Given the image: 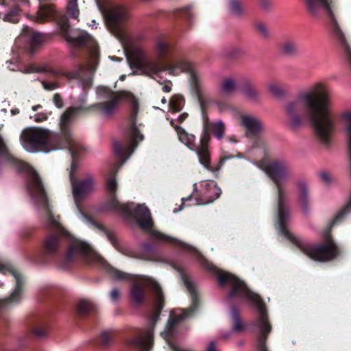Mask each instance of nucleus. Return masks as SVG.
<instances>
[{"mask_svg": "<svg viewBox=\"0 0 351 351\" xmlns=\"http://www.w3.org/2000/svg\"><path fill=\"white\" fill-rule=\"evenodd\" d=\"M96 93L99 99L107 101L95 104L86 108V93L81 95L77 106L68 108L61 116L60 134L41 127H30L24 129L20 135V143L23 148L29 153L45 152L68 148L77 147L79 142L73 135L69 123L77 112L82 109L95 110L104 118L110 117L117 110L122 101H128L131 104L130 119L132 124L128 132L129 141L125 144L116 141L114 143V152L120 159L110 173L106 182V189L109 195V208L122 213L125 216L133 215L140 228L145 231H149L152 239L156 241L167 242L173 244V237L152 230L154 221L148 208L145 205H136L133 202L121 204L115 196L117 182L115 173L120 167L130 158L135 151L139 142L144 139L136 122L138 111V102L132 94L126 91H112L104 86L97 88Z\"/></svg>", "mask_w": 351, "mask_h": 351, "instance_id": "1", "label": "nucleus"}, {"mask_svg": "<svg viewBox=\"0 0 351 351\" xmlns=\"http://www.w3.org/2000/svg\"><path fill=\"white\" fill-rule=\"evenodd\" d=\"M130 66L136 69V73L148 76L162 84L160 74L167 71L169 75H178L181 73H188L193 92L196 95L199 104L204 105L205 91L202 87V80L194 69L193 64L185 58L176 53L166 62L158 60L147 59L145 50L141 47H135L131 51V57L128 59Z\"/></svg>", "mask_w": 351, "mask_h": 351, "instance_id": "2", "label": "nucleus"}, {"mask_svg": "<svg viewBox=\"0 0 351 351\" xmlns=\"http://www.w3.org/2000/svg\"><path fill=\"white\" fill-rule=\"evenodd\" d=\"M325 101L324 97L319 104L314 99L313 95L308 93H301L295 98L287 101L284 105V112L289 129L297 131L302 126L304 121L302 106H304L317 138L322 145L328 146L333 132L330 128H326L324 119H322L328 111Z\"/></svg>", "mask_w": 351, "mask_h": 351, "instance_id": "3", "label": "nucleus"}, {"mask_svg": "<svg viewBox=\"0 0 351 351\" xmlns=\"http://www.w3.org/2000/svg\"><path fill=\"white\" fill-rule=\"evenodd\" d=\"M0 158L10 162L19 172L25 173V185L32 204L43 215L49 226L54 228L60 234L67 235L69 234L67 231L52 214L40 177L29 164L19 160L10 154L1 135Z\"/></svg>", "mask_w": 351, "mask_h": 351, "instance_id": "4", "label": "nucleus"}, {"mask_svg": "<svg viewBox=\"0 0 351 351\" xmlns=\"http://www.w3.org/2000/svg\"><path fill=\"white\" fill-rule=\"evenodd\" d=\"M98 265L103 267L112 279L115 280H128L132 282L130 297L132 302L135 304H141L145 301L147 287L149 286L152 289L155 296V310L149 317V326L145 329H143L140 335H143L151 328L152 329V335H154V325L159 319L160 311L163 307V295L158 283L149 276L131 275L117 270L110 265L103 257L99 258Z\"/></svg>", "mask_w": 351, "mask_h": 351, "instance_id": "5", "label": "nucleus"}, {"mask_svg": "<svg viewBox=\"0 0 351 351\" xmlns=\"http://www.w3.org/2000/svg\"><path fill=\"white\" fill-rule=\"evenodd\" d=\"M43 256L47 262L57 266L61 269H67L71 264L77 258L99 264V258L101 256L86 241L79 239H73L68 247L67 252L63 254L58 234L48 236L43 245Z\"/></svg>", "mask_w": 351, "mask_h": 351, "instance_id": "6", "label": "nucleus"}, {"mask_svg": "<svg viewBox=\"0 0 351 351\" xmlns=\"http://www.w3.org/2000/svg\"><path fill=\"white\" fill-rule=\"evenodd\" d=\"M84 152L83 146L79 143V146L75 148H71V156L72 158L71 169L69 172V178L71 180L73 195L75 204L77 206V211L76 213L77 218L83 223L95 227L111 243V244L117 249H118L117 241L113 232L109 231L103 224L94 221L90 217L87 216L82 212L80 208L81 200L94 189V180L93 176L88 175L87 177L82 180L76 181L75 179V171L78 167L77 159Z\"/></svg>", "mask_w": 351, "mask_h": 351, "instance_id": "7", "label": "nucleus"}, {"mask_svg": "<svg viewBox=\"0 0 351 351\" xmlns=\"http://www.w3.org/2000/svg\"><path fill=\"white\" fill-rule=\"evenodd\" d=\"M104 13L108 29L121 43L123 47V53L126 56L128 64L130 65L128 59L131 57V51L135 47H143L146 51L147 59L149 60L150 58H148L147 51L143 46L136 45L130 49L128 48L130 38L123 27V23L128 19L127 10L125 8L113 7L107 12H106ZM154 49L158 58L153 59L160 60V62H162V60L167 58L169 60L176 53V52L172 50L169 43L161 38L156 40Z\"/></svg>", "mask_w": 351, "mask_h": 351, "instance_id": "8", "label": "nucleus"}, {"mask_svg": "<svg viewBox=\"0 0 351 351\" xmlns=\"http://www.w3.org/2000/svg\"><path fill=\"white\" fill-rule=\"evenodd\" d=\"M65 40L74 47L90 46L86 66L78 64L72 71L65 72L63 75L69 79H75L80 82L82 86H90L93 73L98 65L99 52L93 38L86 32L81 29L64 30Z\"/></svg>", "mask_w": 351, "mask_h": 351, "instance_id": "9", "label": "nucleus"}, {"mask_svg": "<svg viewBox=\"0 0 351 351\" xmlns=\"http://www.w3.org/2000/svg\"><path fill=\"white\" fill-rule=\"evenodd\" d=\"M308 12L313 16L325 14L329 19L332 32L338 42L344 58L351 66V48L340 28L332 10V0H304ZM342 121H351V111L342 114Z\"/></svg>", "mask_w": 351, "mask_h": 351, "instance_id": "10", "label": "nucleus"}, {"mask_svg": "<svg viewBox=\"0 0 351 351\" xmlns=\"http://www.w3.org/2000/svg\"><path fill=\"white\" fill-rule=\"evenodd\" d=\"M180 274L185 286L191 295L192 304L189 309L184 310L180 314L169 318L164 331L161 332V336L169 345L172 351H191L171 341V339L176 337V327L178 323L192 317L197 311L199 305V300L195 285L189 278L183 275L182 272L180 271Z\"/></svg>", "mask_w": 351, "mask_h": 351, "instance_id": "11", "label": "nucleus"}, {"mask_svg": "<svg viewBox=\"0 0 351 351\" xmlns=\"http://www.w3.org/2000/svg\"><path fill=\"white\" fill-rule=\"evenodd\" d=\"M175 120L171 119V125L175 128L179 141L189 149L195 152L199 163L208 171H214L210 166V151L208 144L210 140V134L202 132L200 136V142L197 146L195 145V136L187 133L183 128L174 123Z\"/></svg>", "mask_w": 351, "mask_h": 351, "instance_id": "12", "label": "nucleus"}, {"mask_svg": "<svg viewBox=\"0 0 351 351\" xmlns=\"http://www.w3.org/2000/svg\"><path fill=\"white\" fill-rule=\"evenodd\" d=\"M257 311V317L254 322V326L257 329L258 337L256 347L258 351H269L266 346V340L271 330V325L269 322L267 308L263 301H246Z\"/></svg>", "mask_w": 351, "mask_h": 351, "instance_id": "13", "label": "nucleus"}, {"mask_svg": "<svg viewBox=\"0 0 351 351\" xmlns=\"http://www.w3.org/2000/svg\"><path fill=\"white\" fill-rule=\"evenodd\" d=\"M0 273L11 274L15 282V287L12 293L4 300H0V308H8L19 304L22 298L23 276L11 264L1 261H0Z\"/></svg>", "mask_w": 351, "mask_h": 351, "instance_id": "14", "label": "nucleus"}, {"mask_svg": "<svg viewBox=\"0 0 351 351\" xmlns=\"http://www.w3.org/2000/svg\"><path fill=\"white\" fill-rule=\"evenodd\" d=\"M202 186L205 188L204 192V195L208 197L206 201H202L198 198H193V194L191 193L186 197L182 198V205L178 208L173 209V213H178L182 210L183 206H195L202 205L213 202L215 199L219 197L221 194V189L217 186V183L214 180H205L202 182Z\"/></svg>", "mask_w": 351, "mask_h": 351, "instance_id": "15", "label": "nucleus"}, {"mask_svg": "<svg viewBox=\"0 0 351 351\" xmlns=\"http://www.w3.org/2000/svg\"><path fill=\"white\" fill-rule=\"evenodd\" d=\"M329 86L328 85L324 82H317L315 84H314L311 88V92L309 93H311L313 95L314 99L319 104H320L322 101V99L323 97H326V104L327 106V113L326 115L323 116L322 119H324L325 124L326 125L327 128H330L332 132H334L335 129V124H334V119L333 117L331 112L330 109V104L329 101V96L327 94V91L328 90Z\"/></svg>", "mask_w": 351, "mask_h": 351, "instance_id": "16", "label": "nucleus"}, {"mask_svg": "<svg viewBox=\"0 0 351 351\" xmlns=\"http://www.w3.org/2000/svg\"><path fill=\"white\" fill-rule=\"evenodd\" d=\"M204 105L202 107L200 104L202 110V115L203 119L204 129L202 132H207L210 134L209 130H210L214 136L219 141L221 140L225 136L226 125L221 119H218L214 121H210L207 114L205 112V107L208 104L206 99V94L204 95Z\"/></svg>", "mask_w": 351, "mask_h": 351, "instance_id": "17", "label": "nucleus"}, {"mask_svg": "<svg viewBox=\"0 0 351 351\" xmlns=\"http://www.w3.org/2000/svg\"><path fill=\"white\" fill-rule=\"evenodd\" d=\"M297 198L304 215H308L311 211V191L308 182L305 179L299 180L296 182Z\"/></svg>", "mask_w": 351, "mask_h": 351, "instance_id": "18", "label": "nucleus"}, {"mask_svg": "<svg viewBox=\"0 0 351 351\" xmlns=\"http://www.w3.org/2000/svg\"><path fill=\"white\" fill-rule=\"evenodd\" d=\"M95 1H96L98 9L99 10V11L101 12V13L102 14V15L104 16V17L105 19V21H106V16L104 14L105 13H104V12H107L108 10H110L113 7L123 8V6H121V5H112V4H111V3H110L109 1H108L106 0H95ZM66 14L67 16L69 17L70 19H78L79 14H80V10L78 9L77 0H69L68 1L67 4L66 5ZM106 25H108L107 22H106ZM107 27L108 28V26H107Z\"/></svg>", "mask_w": 351, "mask_h": 351, "instance_id": "19", "label": "nucleus"}, {"mask_svg": "<svg viewBox=\"0 0 351 351\" xmlns=\"http://www.w3.org/2000/svg\"><path fill=\"white\" fill-rule=\"evenodd\" d=\"M241 125L251 134L256 135L263 129L261 120L255 116L248 114H240Z\"/></svg>", "mask_w": 351, "mask_h": 351, "instance_id": "20", "label": "nucleus"}, {"mask_svg": "<svg viewBox=\"0 0 351 351\" xmlns=\"http://www.w3.org/2000/svg\"><path fill=\"white\" fill-rule=\"evenodd\" d=\"M6 63L9 64L8 68L10 71H20L25 74L39 73L42 71H47L56 73L54 71L51 69H47L45 67L40 68L31 64H25L21 60H16L15 62H13L12 61H7Z\"/></svg>", "mask_w": 351, "mask_h": 351, "instance_id": "21", "label": "nucleus"}, {"mask_svg": "<svg viewBox=\"0 0 351 351\" xmlns=\"http://www.w3.org/2000/svg\"><path fill=\"white\" fill-rule=\"evenodd\" d=\"M152 329H149L138 337L131 339L128 343L136 347L140 351H150L153 345Z\"/></svg>", "mask_w": 351, "mask_h": 351, "instance_id": "22", "label": "nucleus"}, {"mask_svg": "<svg viewBox=\"0 0 351 351\" xmlns=\"http://www.w3.org/2000/svg\"><path fill=\"white\" fill-rule=\"evenodd\" d=\"M242 95L248 101L254 103L260 101L259 92L254 88L252 82L248 80H244L239 86Z\"/></svg>", "mask_w": 351, "mask_h": 351, "instance_id": "23", "label": "nucleus"}, {"mask_svg": "<svg viewBox=\"0 0 351 351\" xmlns=\"http://www.w3.org/2000/svg\"><path fill=\"white\" fill-rule=\"evenodd\" d=\"M141 252L139 254L130 255L132 257L146 260V261H158L160 263H168L167 259L165 258H154L149 254V253H153L154 252V247L152 244L149 243H143L141 245Z\"/></svg>", "mask_w": 351, "mask_h": 351, "instance_id": "24", "label": "nucleus"}, {"mask_svg": "<svg viewBox=\"0 0 351 351\" xmlns=\"http://www.w3.org/2000/svg\"><path fill=\"white\" fill-rule=\"evenodd\" d=\"M55 16L58 17V14L57 13L56 8L53 5L47 4L40 5L37 16L38 21L40 22H43L45 20Z\"/></svg>", "mask_w": 351, "mask_h": 351, "instance_id": "25", "label": "nucleus"}, {"mask_svg": "<svg viewBox=\"0 0 351 351\" xmlns=\"http://www.w3.org/2000/svg\"><path fill=\"white\" fill-rule=\"evenodd\" d=\"M239 88L237 86L236 80L232 77H224L220 84V90L223 93L225 94H231L237 88Z\"/></svg>", "mask_w": 351, "mask_h": 351, "instance_id": "26", "label": "nucleus"}, {"mask_svg": "<svg viewBox=\"0 0 351 351\" xmlns=\"http://www.w3.org/2000/svg\"><path fill=\"white\" fill-rule=\"evenodd\" d=\"M280 52L288 56H293L297 54V46L295 43L291 40H285L280 47Z\"/></svg>", "mask_w": 351, "mask_h": 351, "instance_id": "27", "label": "nucleus"}, {"mask_svg": "<svg viewBox=\"0 0 351 351\" xmlns=\"http://www.w3.org/2000/svg\"><path fill=\"white\" fill-rule=\"evenodd\" d=\"M184 106V99L182 95H173L169 101V110L173 113L179 112Z\"/></svg>", "mask_w": 351, "mask_h": 351, "instance_id": "28", "label": "nucleus"}, {"mask_svg": "<svg viewBox=\"0 0 351 351\" xmlns=\"http://www.w3.org/2000/svg\"><path fill=\"white\" fill-rule=\"evenodd\" d=\"M230 315L233 320V330L241 331L243 328V324L239 316V313L237 307L232 308Z\"/></svg>", "mask_w": 351, "mask_h": 351, "instance_id": "29", "label": "nucleus"}, {"mask_svg": "<svg viewBox=\"0 0 351 351\" xmlns=\"http://www.w3.org/2000/svg\"><path fill=\"white\" fill-rule=\"evenodd\" d=\"M229 11L234 16L240 17L244 14L239 0H229Z\"/></svg>", "mask_w": 351, "mask_h": 351, "instance_id": "30", "label": "nucleus"}, {"mask_svg": "<svg viewBox=\"0 0 351 351\" xmlns=\"http://www.w3.org/2000/svg\"><path fill=\"white\" fill-rule=\"evenodd\" d=\"M43 35L38 32H34L30 36V53H33L37 45L43 41Z\"/></svg>", "mask_w": 351, "mask_h": 351, "instance_id": "31", "label": "nucleus"}, {"mask_svg": "<svg viewBox=\"0 0 351 351\" xmlns=\"http://www.w3.org/2000/svg\"><path fill=\"white\" fill-rule=\"evenodd\" d=\"M269 91L277 97H282L285 95V90L278 85L274 83H271L268 85Z\"/></svg>", "mask_w": 351, "mask_h": 351, "instance_id": "32", "label": "nucleus"}, {"mask_svg": "<svg viewBox=\"0 0 351 351\" xmlns=\"http://www.w3.org/2000/svg\"><path fill=\"white\" fill-rule=\"evenodd\" d=\"M3 21L6 22L16 23L19 22V14L16 8H12L9 12L4 14Z\"/></svg>", "mask_w": 351, "mask_h": 351, "instance_id": "33", "label": "nucleus"}, {"mask_svg": "<svg viewBox=\"0 0 351 351\" xmlns=\"http://www.w3.org/2000/svg\"><path fill=\"white\" fill-rule=\"evenodd\" d=\"M49 113L47 112H39L33 115H29L30 119L35 122L40 123L47 120Z\"/></svg>", "mask_w": 351, "mask_h": 351, "instance_id": "34", "label": "nucleus"}, {"mask_svg": "<svg viewBox=\"0 0 351 351\" xmlns=\"http://www.w3.org/2000/svg\"><path fill=\"white\" fill-rule=\"evenodd\" d=\"M92 304L86 300H82L77 304V310L82 314H85L90 311Z\"/></svg>", "mask_w": 351, "mask_h": 351, "instance_id": "35", "label": "nucleus"}, {"mask_svg": "<svg viewBox=\"0 0 351 351\" xmlns=\"http://www.w3.org/2000/svg\"><path fill=\"white\" fill-rule=\"evenodd\" d=\"M101 343L103 346L110 345L112 340V335L110 331L104 330L100 335Z\"/></svg>", "mask_w": 351, "mask_h": 351, "instance_id": "36", "label": "nucleus"}, {"mask_svg": "<svg viewBox=\"0 0 351 351\" xmlns=\"http://www.w3.org/2000/svg\"><path fill=\"white\" fill-rule=\"evenodd\" d=\"M40 83L43 88L46 90H53L60 87V84L57 82H48L47 80H41Z\"/></svg>", "mask_w": 351, "mask_h": 351, "instance_id": "37", "label": "nucleus"}, {"mask_svg": "<svg viewBox=\"0 0 351 351\" xmlns=\"http://www.w3.org/2000/svg\"><path fill=\"white\" fill-rule=\"evenodd\" d=\"M256 29L261 34V36L265 38L269 36V32L266 25L263 23H258L256 24Z\"/></svg>", "mask_w": 351, "mask_h": 351, "instance_id": "38", "label": "nucleus"}, {"mask_svg": "<svg viewBox=\"0 0 351 351\" xmlns=\"http://www.w3.org/2000/svg\"><path fill=\"white\" fill-rule=\"evenodd\" d=\"M234 156L232 155H229L227 156L221 157L219 160L218 167L217 168L212 167L214 171H210L211 172L214 173L215 176H217L218 171L221 168V167L223 165V164L226 162V161L230 160L233 158Z\"/></svg>", "mask_w": 351, "mask_h": 351, "instance_id": "39", "label": "nucleus"}, {"mask_svg": "<svg viewBox=\"0 0 351 351\" xmlns=\"http://www.w3.org/2000/svg\"><path fill=\"white\" fill-rule=\"evenodd\" d=\"M188 117V114L186 112H183L180 114L178 117L173 118V119L175 120L174 123L178 126V124L182 123L184 122ZM167 119L171 121V118H169V117H167Z\"/></svg>", "mask_w": 351, "mask_h": 351, "instance_id": "40", "label": "nucleus"}, {"mask_svg": "<svg viewBox=\"0 0 351 351\" xmlns=\"http://www.w3.org/2000/svg\"><path fill=\"white\" fill-rule=\"evenodd\" d=\"M191 7L192 6L191 5H189L181 9L182 14L184 16V17L187 18L188 19H191L193 16V13L191 10Z\"/></svg>", "mask_w": 351, "mask_h": 351, "instance_id": "41", "label": "nucleus"}, {"mask_svg": "<svg viewBox=\"0 0 351 351\" xmlns=\"http://www.w3.org/2000/svg\"><path fill=\"white\" fill-rule=\"evenodd\" d=\"M53 102L54 105L58 108H62L63 107V101L61 96L59 94H55L53 95Z\"/></svg>", "mask_w": 351, "mask_h": 351, "instance_id": "42", "label": "nucleus"}, {"mask_svg": "<svg viewBox=\"0 0 351 351\" xmlns=\"http://www.w3.org/2000/svg\"><path fill=\"white\" fill-rule=\"evenodd\" d=\"M33 332H34V335L38 337H43L47 335V329L43 328L37 327L34 329Z\"/></svg>", "mask_w": 351, "mask_h": 351, "instance_id": "43", "label": "nucleus"}, {"mask_svg": "<svg viewBox=\"0 0 351 351\" xmlns=\"http://www.w3.org/2000/svg\"><path fill=\"white\" fill-rule=\"evenodd\" d=\"M243 53V50L238 47H232L228 52V56L230 57H235Z\"/></svg>", "mask_w": 351, "mask_h": 351, "instance_id": "44", "label": "nucleus"}, {"mask_svg": "<svg viewBox=\"0 0 351 351\" xmlns=\"http://www.w3.org/2000/svg\"><path fill=\"white\" fill-rule=\"evenodd\" d=\"M321 180L326 184L331 183V178L327 172H322L319 174Z\"/></svg>", "mask_w": 351, "mask_h": 351, "instance_id": "45", "label": "nucleus"}, {"mask_svg": "<svg viewBox=\"0 0 351 351\" xmlns=\"http://www.w3.org/2000/svg\"><path fill=\"white\" fill-rule=\"evenodd\" d=\"M120 296L119 291L117 289H114L110 292L111 300L114 302H117Z\"/></svg>", "mask_w": 351, "mask_h": 351, "instance_id": "46", "label": "nucleus"}, {"mask_svg": "<svg viewBox=\"0 0 351 351\" xmlns=\"http://www.w3.org/2000/svg\"><path fill=\"white\" fill-rule=\"evenodd\" d=\"M172 88V83L171 81H165L162 84V89L165 93H169Z\"/></svg>", "mask_w": 351, "mask_h": 351, "instance_id": "47", "label": "nucleus"}, {"mask_svg": "<svg viewBox=\"0 0 351 351\" xmlns=\"http://www.w3.org/2000/svg\"><path fill=\"white\" fill-rule=\"evenodd\" d=\"M206 351H218L215 341L210 342Z\"/></svg>", "mask_w": 351, "mask_h": 351, "instance_id": "48", "label": "nucleus"}, {"mask_svg": "<svg viewBox=\"0 0 351 351\" xmlns=\"http://www.w3.org/2000/svg\"><path fill=\"white\" fill-rule=\"evenodd\" d=\"M261 5L263 8L267 9L270 7V4L269 2H267L266 0H263L261 1Z\"/></svg>", "mask_w": 351, "mask_h": 351, "instance_id": "49", "label": "nucleus"}, {"mask_svg": "<svg viewBox=\"0 0 351 351\" xmlns=\"http://www.w3.org/2000/svg\"><path fill=\"white\" fill-rule=\"evenodd\" d=\"M42 108H43V106H42L41 105H40V104L35 105V106H33L32 107V111H34V112H36V111H38V110H40V109H42Z\"/></svg>", "mask_w": 351, "mask_h": 351, "instance_id": "50", "label": "nucleus"}, {"mask_svg": "<svg viewBox=\"0 0 351 351\" xmlns=\"http://www.w3.org/2000/svg\"><path fill=\"white\" fill-rule=\"evenodd\" d=\"M227 140L230 142V143H237L238 142V141L235 138V137L234 136H230V137H228L227 138Z\"/></svg>", "mask_w": 351, "mask_h": 351, "instance_id": "51", "label": "nucleus"}, {"mask_svg": "<svg viewBox=\"0 0 351 351\" xmlns=\"http://www.w3.org/2000/svg\"><path fill=\"white\" fill-rule=\"evenodd\" d=\"M109 58L113 61H117V62H121L122 60V58H117L115 56H109Z\"/></svg>", "mask_w": 351, "mask_h": 351, "instance_id": "52", "label": "nucleus"}, {"mask_svg": "<svg viewBox=\"0 0 351 351\" xmlns=\"http://www.w3.org/2000/svg\"><path fill=\"white\" fill-rule=\"evenodd\" d=\"M231 332H226L221 334V337L224 339L228 338L230 335Z\"/></svg>", "mask_w": 351, "mask_h": 351, "instance_id": "53", "label": "nucleus"}, {"mask_svg": "<svg viewBox=\"0 0 351 351\" xmlns=\"http://www.w3.org/2000/svg\"><path fill=\"white\" fill-rule=\"evenodd\" d=\"M19 113V110L18 108H13L11 110V114L12 115H15Z\"/></svg>", "mask_w": 351, "mask_h": 351, "instance_id": "54", "label": "nucleus"}, {"mask_svg": "<svg viewBox=\"0 0 351 351\" xmlns=\"http://www.w3.org/2000/svg\"><path fill=\"white\" fill-rule=\"evenodd\" d=\"M95 24H96L95 21V20H93V21H92V23H91L90 24H89V25H90V26H91L93 28V27L96 28V27H97V26H96V25H95Z\"/></svg>", "mask_w": 351, "mask_h": 351, "instance_id": "55", "label": "nucleus"}, {"mask_svg": "<svg viewBox=\"0 0 351 351\" xmlns=\"http://www.w3.org/2000/svg\"><path fill=\"white\" fill-rule=\"evenodd\" d=\"M236 157H237V158H240V159H241V158H244L243 155L242 154H237V155L236 156Z\"/></svg>", "mask_w": 351, "mask_h": 351, "instance_id": "56", "label": "nucleus"}, {"mask_svg": "<svg viewBox=\"0 0 351 351\" xmlns=\"http://www.w3.org/2000/svg\"><path fill=\"white\" fill-rule=\"evenodd\" d=\"M161 102H162V104H166V103H167V99H165V97H163L162 98V99H161Z\"/></svg>", "mask_w": 351, "mask_h": 351, "instance_id": "57", "label": "nucleus"}, {"mask_svg": "<svg viewBox=\"0 0 351 351\" xmlns=\"http://www.w3.org/2000/svg\"><path fill=\"white\" fill-rule=\"evenodd\" d=\"M196 186H197V184H196V183H195V184H193L194 190H196Z\"/></svg>", "mask_w": 351, "mask_h": 351, "instance_id": "58", "label": "nucleus"}, {"mask_svg": "<svg viewBox=\"0 0 351 351\" xmlns=\"http://www.w3.org/2000/svg\"><path fill=\"white\" fill-rule=\"evenodd\" d=\"M124 77H125V76H124V75H122V76L120 77V79L123 80L124 79Z\"/></svg>", "mask_w": 351, "mask_h": 351, "instance_id": "59", "label": "nucleus"}, {"mask_svg": "<svg viewBox=\"0 0 351 351\" xmlns=\"http://www.w3.org/2000/svg\"><path fill=\"white\" fill-rule=\"evenodd\" d=\"M40 2L41 1V0H38Z\"/></svg>", "mask_w": 351, "mask_h": 351, "instance_id": "60", "label": "nucleus"}, {"mask_svg": "<svg viewBox=\"0 0 351 351\" xmlns=\"http://www.w3.org/2000/svg\"><path fill=\"white\" fill-rule=\"evenodd\" d=\"M1 285V284L0 283V286Z\"/></svg>", "mask_w": 351, "mask_h": 351, "instance_id": "61", "label": "nucleus"}]
</instances>
